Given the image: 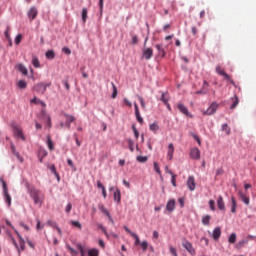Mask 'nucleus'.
I'll return each mask as SVG.
<instances>
[{"label": "nucleus", "mask_w": 256, "mask_h": 256, "mask_svg": "<svg viewBox=\"0 0 256 256\" xmlns=\"http://www.w3.org/2000/svg\"><path fill=\"white\" fill-rule=\"evenodd\" d=\"M30 197L33 199L35 205H41L43 203V194H41V191L31 188L29 190Z\"/></svg>", "instance_id": "obj_1"}, {"label": "nucleus", "mask_w": 256, "mask_h": 256, "mask_svg": "<svg viewBox=\"0 0 256 256\" xmlns=\"http://www.w3.org/2000/svg\"><path fill=\"white\" fill-rule=\"evenodd\" d=\"M0 182L2 183L4 201L8 205V207H11V195L9 194V188L7 187V183L5 182V180H3V178H0Z\"/></svg>", "instance_id": "obj_2"}, {"label": "nucleus", "mask_w": 256, "mask_h": 256, "mask_svg": "<svg viewBox=\"0 0 256 256\" xmlns=\"http://www.w3.org/2000/svg\"><path fill=\"white\" fill-rule=\"evenodd\" d=\"M47 87H51V83H38L34 86V91L36 93H40L41 95H45V92L47 91Z\"/></svg>", "instance_id": "obj_3"}, {"label": "nucleus", "mask_w": 256, "mask_h": 256, "mask_svg": "<svg viewBox=\"0 0 256 256\" xmlns=\"http://www.w3.org/2000/svg\"><path fill=\"white\" fill-rule=\"evenodd\" d=\"M40 117H41V119H43V121L46 122V127H48V129H51V127L53 126L51 124V116H49V114H47L45 109H42V111L40 113Z\"/></svg>", "instance_id": "obj_4"}, {"label": "nucleus", "mask_w": 256, "mask_h": 256, "mask_svg": "<svg viewBox=\"0 0 256 256\" xmlns=\"http://www.w3.org/2000/svg\"><path fill=\"white\" fill-rule=\"evenodd\" d=\"M217 109H219V104L213 102L208 109L203 112V115H214V113H217Z\"/></svg>", "instance_id": "obj_5"}, {"label": "nucleus", "mask_w": 256, "mask_h": 256, "mask_svg": "<svg viewBox=\"0 0 256 256\" xmlns=\"http://www.w3.org/2000/svg\"><path fill=\"white\" fill-rule=\"evenodd\" d=\"M216 72L218 73V75H221L222 77H224L226 81H230L231 85H235V82L231 79V76H229V74H227L224 70H222L221 66L216 67Z\"/></svg>", "instance_id": "obj_6"}, {"label": "nucleus", "mask_w": 256, "mask_h": 256, "mask_svg": "<svg viewBox=\"0 0 256 256\" xmlns=\"http://www.w3.org/2000/svg\"><path fill=\"white\" fill-rule=\"evenodd\" d=\"M190 157L191 159L199 161V159H201V150H199V148H192L190 151Z\"/></svg>", "instance_id": "obj_7"}, {"label": "nucleus", "mask_w": 256, "mask_h": 256, "mask_svg": "<svg viewBox=\"0 0 256 256\" xmlns=\"http://www.w3.org/2000/svg\"><path fill=\"white\" fill-rule=\"evenodd\" d=\"M182 246L184 249H186V251H188V253H190V255H195V248H193V244H191L189 241H184Z\"/></svg>", "instance_id": "obj_8"}, {"label": "nucleus", "mask_w": 256, "mask_h": 256, "mask_svg": "<svg viewBox=\"0 0 256 256\" xmlns=\"http://www.w3.org/2000/svg\"><path fill=\"white\" fill-rule=\"evenodd\" d=\"M37 15H39V11H37L36 7H31L28 11V18L30 21H34V19H37Z\"/></svg>", "instance_id": "obj_9"}, {"label": "nucleus", "mask_w": 256, "mask_h": 256, "mask_svg": "<svg viewBox=\"0 0 256 256\" xmlns=\"http://www.w3.org/2000/svg\"><path fill=\"white\" fill-rule=\"evenodd\" d=\"M14 133L16 136H18L19 139H22V141H25V135L23 134V130L19 128L17 125H12Z\"/></svg>", "instance_id": "obj_10"}, {"label": "nucleus", "mask_w": 256, "mask_h": 256, "mask_svg": "<svg viewBox=\"0 0 256 256\" xmlns=\"http://www.w3.org/2000/svg\"><path fill=\"white\" fill-rule=\"evenodd\" d=\"M100 211H102V213L104 215H106V217H108L109 221L113 224L115 223V221H113V217H111V214L109 213V210H107V208H105V206L103 204H99L98 205Z\"/></svg>", "instance_id": "obj_11"}, {"label": "nucleus", "mask_w": 256, "mask_h": 256, "mask_svg": "<svg viewBox=\"0 0 256 256\" xmlns=\"http://www.w3.org/2000/svg\"><path fill=\"white\" fill-rule=\"evenodd\" d=\"M142 53H143L144 59H146L147 61H149V59H151V57H153V49L152 48H144Z\"/></svg>", "instance_id": "obj_12"}, {"label": "nucleus", "mask_w": 256, "mask_h": 256, "mask_svg": "<svg viewBox=\"0 0 256 256\" xmlns=\"http://www.w3.org/2000/svg\"><path fill=\"white\" fill-rule=\"evenodd\" d=\"M134 107H135L136 119H137L138 123H140V125H143V123H144L143 117H141V113L139 112V106L137 105V103H134Z\"/></svg>", "instance_id": "obj_13"}, {"label": "nucleus", "mask_w": 256, "mask_h": 256, "mask_svg": "<svg viewBox=\"0 0 256 256\" xmlns=\"http://www.w3.org/2000/svg\"><path fill=\"white\" fill-rule=\"evenodd\" d=\"M14 231L19 239L20 251H25V240L23 239L21 234H19V231H17V229H14Z\"/></svg>", "instance_id": "obj_14"}, {"label": "nucleus", "mask_w": 256, "mask_h": 256, "mask_svg": "<svg viewBox=\"0 0 256 256\" xmlns=\"http://www.w3.org/2000/svg\"><path fill=\"white\" fill-rule=\"evenodd\" d=\"M187 186H188V188H189L191 191H195V187H196V184H195V177H193V176H189V177H188Z\"/></svg>", "instance_id": "obj_15"}, {"label": "nucleus", "mask_w": 256, "mask_h": 256, "mask_svg": "<svg viewBox=\"0 0 256 256\" xmlns=\"http://www.w3.org/2000/svg\"><path fill=\"white\" fill-rule=\"evenodd\" d=\"M16 69L22 73V75H29V70H27V67H25V65H23L22 63H19L16 65Z\"/></svg>", "instance_id": "obj_16"}, {"label": "nucleus", "mask_w": 256, "mask_h": 256, "mask_svg": "<svg viewBox=\"0 0 256 256\" xmlns=\"http://www.w3.org/2000/svg\"><path fill=\"white\" fill-rule=\"evenodd\" d=\"M166 210H168L169 213H173V211H175V199H171L167 202Z\"/></svg>", "instance_id": "obj_17"}, {"label": "nucleus", "mask_w": 256, "mask_h": 256, "mask_svg": "<svg viewBox=\"0 0 256 256\" xmlns=\"http://www.w3.org/2000/svg\"><path fill=\"white\" fill-rule=\"evenodd\" d=\"M177 107L179 111L183 113V115H186V117H191V113H189V109H187L183 104L179 103Z\"/></svg>", "instance_id": "obj_18"}, {"label": "nucleus", "mask_w": 256, "mask_h": 256, "mask_svg": "<svg viewBox=\"0 0 256 256\" xmlns=\"http://www.w3.org/2000/svg\"><path fill=\"white\" fill-rule=\"evenodd\" d=\"M212 237H213L214 241H219V238L221 237V228L220 227H216L213 230Z\"/></svg>", "instance_id": "obj_19"}, {"label": "nucleus", "mask_w": 256, "mask_h": 256, "mask_svg": "<svg viewBox=\"0 0 256 256\" xmlns=\"http://www.w3.org/2000/svg\"><path fill=\"white\" fill-rule=\"evenodd\" d=\"M173 153H175V147L173 146V143H170L168 145V152H167V157H168L169 161H171V159H173Z\"/></svg>", "instance_id": "obj_20"}, {"label": "nucleus", "mask_w": 256, "mask_h": 256, "mask_svg": "<svg viewBox=\"0 0 256 256\" xmlns=\"http://www.w3.org/2000/svg\"><path fill=\"white\" fill-rule=\"evenodd\" d=\"M48 169L51 171V173H53V175H55L58 181H61V177L59 176V173L57 172V168L54 166V164L48 165Z\"/></svg>", "instance_id": "obj_21"}, {"label": "nucleus", "mask_w": 256, "mask_h": 256, "mask_svg": "<svg viewBox=\"0 0 256 256\" xmlns=\"http://www.w3.org/2000/svg\"><path fill=\"white\" fill-rule=\"evenodd\" d=\"M217 207L220 211H225V202L223 201V196H219L217 199Z\"/></svg>", "instance_id": "obj_22"}, {"label": "nucleus", "mask_w": 256, "mask_h": 256, "mask_svg": "<svg viewBox=\"0 0 256 256\" xmlns=\"http://www.w3.org/2000/svg\"><path fill=\"white\" fill-rule=\"evenodd\" d=\"M30 103H35V105H41L42 107H47V104L42 101L41 99L37 98V97H34Z\"/></svg>", "instance_id": "obj_23"}, {"label": "nucleus", "mask_w": 256, "mask_h": 256, "mask_svg": "<svg viewBox=\"0 0 256 256\" xmlns=\"http://www.w3.org/2000/svg\"><path fill=\"white\" fill-rule=\"evenodd\" d=\"M114 201L121 203V190H119V188L114 192Z\"/></svg>", "instance_id": "obj_24"}, {"label": "nucleus", "mask_w": 256, "mask_h": 256, "mask_svg": "<svg viewBox=\"0 0 256 256\" xmlns=\"http://www.w3.org/2000/svg\"><path fill=\"white\" fill-rule=\"evenodd\" d=\"M232 105L230 106V109H235L239 105V97L235 95L234 97L231 98Z\"/></svg>", "instance_id": "obj_25"}, {"label": "nucleus", "mask_w": 256, "mask_h": 256, "mask_svg": "<svg viewBox=\"0 0 256 256\" xmlns=\"http://www.w3.org/2000/svg\"><path fill=\"white\" fill-rule=\"evenodd\" d=\"M239 197L241 199V201H243V203H245V205H249L250 203V199L249 197L245 196V194H243V192H239Z\"/></svg>", "instance_id": "obj_26"}, {"label": "nucleus", "mask_w": 256, "mask_h": 256, "mask_svg": "<svg viewBox=\"0 0 256 256\" xmlns=\"http://www.w3.org/2000/svg\"><path fill=\"white\" fill-rule=\"evenodd\" d=\"M32 65L36 68L39 69V67H41V62H39V58H37L36 56L32 57Z\"/></svg>", "instance_id": "obj_27"}, {"label": "nucleus", "mask_w": 256, "mask_h": 256, "mask_svg": "<svg viewBox=\"0 0 256 256\" xmlns=\"http://www.w3.org/2000/svg\"><path fill=\"white\" fill-rule=\"evenodd\" d=\"M88 256H99V249H97V248L89 249Z\"/></svg>", "instance_id": "obj_28"}, {"label": "nucleus", "mask_w": 256, "mask_h": 256, "mask_svg": "<svg viewBox=\"0 0 256 256\" xmlns=\"http://www.w3.org/2000/svg\"><path fill=\"white\" fill-rule=\"evenodd\" d=\"M168 173H169V175L172 176L171 183H172L173 187H177V175L173 174L172 171H169Z\"/></svg>", "instance_id": "obj_29"}, {"label": "nucleus", "mask_w": 256, "mask_h": 256, "mask_svg": "<svg viewBox=\"0 0 256 256\" xmlns=\"http://www.w3.org/2000/svg\"><path fill=\"white\" fill-rule=\"evenodd\" d=\"M160 101L164 102V105H167L169 103V94L162 93Z\"/></svg>", "instance_id": "obj_30"}, {"label": "nucleus", "mask_w": 256, "mask_h": 256, "mask_svg": "<svg viewBox=\"0 0 256 256\" xmlns=\"http://www.w3.org/2000/svg\"><path fill=\"white\" fill-rule=\"evenodd\" d=\"M237 241V234L232 233L229 238H228V243H230L231 245L235 244V242Z\"/></svg>", "instance_id": "obj_31"}, {"label": "nucleus", "mask_w": 256, "mask_h": 256, "mask_svg": "<svg viewBox=\"0 0 256 256\" xmlns=\"http://www.w3.org/2000/svg\"><path fill=\"white\" fill-rule=\"evenodd\" d=\"M231 202H232L231 212L236 213V211H237V201L235 200V198L233 196L231 197Z\"/></svg>", "instance_id": "obj_32"}, {"label": "nucleus", "mask_w": 256, "mask_h": 256, "mask_svg": "<svg viewBox=\"0 0 256 256\" xmlns=\"http://www.w3.org/2000/svg\"><path fill=\"white\" fill-rule=\"evenodd\" d=\"M47 145L50 151H53L55 149V145L53 144V140H51V137H47Z\"/></svg>", "instance_id": "obj_33"}, {"label": "nucleus", "mask_w": 256, "mask_h": 256, "mask_svg": "<svg viewBox=\"0 0 256 256\" xmlns=\"http://www.w3.org/2000/svg\"><path fill=\"white\" fill-rule=\"evenodd\" d=\"M64 117L66 119V123H73V121H75V116L73 115L64 114Z\"/></svg>", "instance_id": "obj_34"}, {"label": "nucleus", "mask_w": 256, "mask_h": 256, "mask_svg": "<svg viewBox=\"0 0 256 256\" xmlns=\"http://www.w3.org/2000/svg\"><path fill=\"white\" fill-rule=\"evenodd\" d=\"M156 49L159 52V54L162 55V57H165V50L163 49V46L161 44H157Z\"/></svg>", "instance_id": "obj_35"}, {"label": "nucleus", "mask_w": 256, "mask_h": 256, "mask_svg": "<svg viewBox=\"0 0 256 256\" xmlns=\"http://www.w3.org/2000/svg\"><path fill=\"white\" fill-rule=\"evenodd\" d=\"M18 87L19 89H27V82L25 80H19Z\"/></svg>", "instance_id": "obj_36"}, {"label": "nucleus", "mask_w": 256, "mask_h": 256, "mask_svg": "<svg viewBox=\"0 0 256 256\" xmlns=\"http://www.w3.org/2000/svg\"><path fill=\"white\" fill-rule=\"evenodd\" d=\"M112 85V88H113V93H112V99H117V94H118V91H117V86H115V83H111Z\"/></svg>", "instance_id": "obj_37"}, {"label": "nucleus", "mask_w": 256, "mask_h": 256, "mask_svg": "<svg viewBox=\"0 0 256 256\" xmlns=\"http://www.w3.org/2000/svg\"><path fill=\"white\" fill-rule=\"evenodd\" d=\"M210 221H211V216L210 215H206L202 218L203 225H209Z\"/></svg>", "instance_id": "obj_38"}, {"label": "nucleus", "mask_w": 256, "mask_h": 256, "mask_svg": "<svg viewBox=\"0 0 256 256\" xmlns=\"http://www.w3.org/2000/svg\"><path fill=\"white\" fill-rule=\"evenodd\" d=\"M150 131H153L154 133L159 131V125L157 123H152L150 124V127H149Z\"/></svg>", "instance_id": "obj_39"}, {"label": "nucleus", "mask_w": 256, "mask_h": 256, "mask_svg": "<svg viewBox=\"0 0 256 256\" xmlns=\"http://www.w3.org/2000/svg\"><path fill=\"white\" fill-rule=\"evenodd\" d=\"M87 13H88L87 8H83L82 9V21H83V23H87Z\"/></svg>", "instance_id": "obj_40"}, {"label": "nucleus", "mask_w": 256, "mask_h": 256, "mask_svg": "<svg viewBox=\"0 0 256 256\" xmlns=\"http://www.w3.org/2000/svg\"><path fill=\"white\" fill-rule=\"evenodd\" d=\"M128 147L130 151L133 153V151H135V142H133V140L131 139H128Z\"/></svg>", "instance_id": "obj_41"}, {"label": "nucleus", "mask_w": 256, "mask_h": 256, "mask_svg": "<svg viewBox=\"0 0 256 256\" xmlns=\"http://www.w3.org/2000/svg\"><path fill=\"white\" fill-rule=\"evenodd\" d=\"M10 239H11L13 245L16 247L19 255H21V249H19V244H17V241H15V238H13V236L10 235Z\"/></svg>", "instance_id": "obj_42"}, {"label": "nucleus", "mask_w": 256, "mask_h": 256, "mask_svg": "<svg viewBox=\"0 0 256 256\" xmlns=\"http://www.w3.org/2000/svg\"><path fill=\"white\" fill-rule=\"evenodd\" d=\"M47 59H55V52L53 50H49L46 52Z\"/></svg>", "instance_id": "obj_43"}, {"label": "nucleus", "mask_w": 256, "mask_h": 256, "mask_svg": "<svg viewBox=\"0 0 256 256\" xmlns=\"http://www.w3.org/2000/svg\"><path fill=\"white\" fill-rule=\"evenodd\" d=\"M76 247H77L78 251L80 252V255L85 256V248H83V245L77 244Z\"/></svg>", "instance_id": "obj_44"}, {"label": "nucleus", "mask_w": 256, "mask_h": 256, "mask_svg": "<svg viewBox=\"0 0 256 256\" xmlns=\"http://www.w3.org/2000/svg\"><path fill=\"white\" fill-rule=\"evenodd\" d=\"M136 159L139 163H147L148 160L147 156H137Z\"/></svg>", "instance_id": "obj_45"}, {"label": "nucleus", "mask_w": 256, "mask_h": 256, "mask_svg": "<svg viewBox=\"0 0 256 256\" xmlns=\"http://www.w3.org/2000/svg\"><path fill=\"white\" fill-rule=\"evenodd\" d=\"M132 237L135 239V245H140L141 244V240L139 239V236L135 233H132Z\"/></svg>", "instance_id": "obj_46"}, {"label": "nucleus", "mask_w": 256, "mask_h": 256, "mask_svg": "<svg viewBox=\"0 0 256 256\" xmlns=\"http://www.w3.org/2000/svg\"><path fill=\"white\" fill-rule=\"evenodd\" d=\"M222 131H225L226 135H229V133H231V129H229V126L227 124L222 125Z\"/></svg>", "instance_id": "obj_47"}, {"label": "nucleus", "mask_w": 256, "mask_h": 256, "mask_svg": "<svg viewBox=\"0 0 256 256\" xmlns=\"http://www.w3.org/2000/svg\"><path fill=\"white\" fill-rule=\"evenodd\" d=\"M154 170L156 173H158V175H161V168L159 167V163L154 162Z\"/></svg>", "instance_id": "obj_48"}, {"label": "nucleus", "mask_w": 256, "mask_h": 256, "mask_svg": "<svg viewBox=\"0 0 256 256\" xmlns=\"http://www.w3.org/2000/svg\"><path fill=\"white\" fill-rule=\"evenodd\" d=\"M169 250H170L171 255H173V256H179V255L177 254V249H176L175 247L170 246V247H169Z\"/></svg>", "instance_id": "obj_49"}, {"label": "nucleus", "mask_w": 256, "mask_h": 256, "mask_svg": "<svg viewBox=\"0 0 256 256\" xmlns=\"http://www.w3.org/2000/svg\"><path fill=\"white\" fill-rule=\"evenodd\" d=\"M66 247H67L68 251H70L72 256H76L77 255V251L75 249H73V247H71L69 245H67Z\"/></svg>", "instance_id": "obj_50"}, {"label": "nucleus", "mask_w": 256, "mask_h": 256, "mask_svg": "<svg viewBox=\"0 0 256 256\" xmlns=\"http://www.w3.org/2000/svg\"><path fill=\"white\" fill-rule=\"evenodd\" d=\"M22 39H23V35L18 34V35L16 36V38H15V44H16V45H19V43H21Z\"/></svg>", "instance_id": "obj_51"}, {"label": "nucleus", "mask_w": 256, "mask_h": 256, "mask_svg": "<svg viewBox=\"0 0 256 256\" xmlns=\"http://www.w3.org/2000/svg\"><path fill=\"white\" fill-rule=\"evenodd\" d=\"M140 245L143 251H147V247H149V243H147V241H143Z\"/></svg>", "instance_id": "obj_52"}, {"label": "nucleus", "mask_w": 256, "mask_h": 256, "mask_svg": "<svg viewBox=\"0 0 256 256\" xmlns=\"http://www.w3.org/2000/svg\"><path fill=\"white\" fill-rule=\"evenodd\" d=\"M11 28L9 27V26H7V29H6V31L4 32V35H5V37H6V39L8 40V41H11V36L9 35V30H10Z\"/></svg>", "instance_id": "obj_53"}, {"label": "nucleus", "mask_w": 256, "mask_h": 256, "mask_svg": "<svg viewBox=\"0 0 256 256\" xmlns=\"http://www.w3.org/2000/svg\"><path fill=\"white\" fill-rule=\"evenodd\" d=\"M71 225H73V227H77L78 229H81V222L79 221H71Z\"/></svg>", "instance_id": "obj_54"}, {"label": "nucleus", "mask_w": 256, "mask_h": 256, "mask_svg": "<svg viewBox=\"0 0 256 256\" xmlns=\"http://www.w3.org/2000/svg\"><path fill=\"white\" fill-rule=\"evenodd\" d=\"M138 100L140 101L142 109H146L145 100H143V97L138 96Z\"/></svg>", "instance_id": "obj_55"}, {"label": "nucleus", "mask_w": 256, "mask_h": 256, "mask_svg": "<svg viewBox=\"0 0 256 256\" xmlns=\"http://www.w3.org/2000/svg\"><path fill=\"white\" fill-rule=\"evenodd\" d=\"M139 43V37L137 35L132 36V45H137Z\"/></svg>", "instance_id": "obj_56"}, {"label": "nucleus", "mask_w": 256, "mask_h": 256, "mask_svg": "<svg viewBox=\"0 0 256 256\" xmlns=\"http://www.w3.org/2000/svg\"><path fill=\"white\" fill-rule=\"evenodd\" d=\"M44 225H41V220L37 219V225H36V229L37 231H41V229H43Z\"/></svg>", "instance_id": "obj_57"}, {"label": "nucleus", "mask_w": 256, "mask_h": 256, "mask_svg": "<svg viewBox=\"0 0 256 256\" xmlns=\"http://www.w3.org/2000/svg\"><path fill=\"white\" fill-rule=\"evenodd\" d=\"M15 157H17L18 161H20V163H23V156L21 154H19V152H15L14 153Z\"/></svg>", "instance_id": "obj_58"}, {"label": "nucleus", "mask_w": 256, "mask_h": 256, "mask_svg": "<svg viewBox=\"0 0 256 256\" xmlns=\"http://www.w3.org/2000/svg\"><path fill=\"white\" fill-rule=\"evenodd\" d=\"M62 83L67 91H69V89H71V86L69 85V81L64 80Z\"/></svg>", "instance_id": "obj_59"}, {"label": "nucleus", "mask_w": 256, "mask_h": 256, "mask_svg": "<svg viewBox=\"0 0 256 256\" xmlns=\"http://www.w3.org/2000/svg\"><path fill=\"white\" fill-rule=\"evenodd\" d=\"M67 164L69 165V167H71L72 169L75 170V164L73 163V160L68 158L67 159Z\"/></svg>", "instance_id": "obj_60"}, {"label": "nucleus", "mask_w": 256, "mask_h": 256, "mask_svg": "<svg viewBox=\"0 0 256 256\" xmlns=\"http://www.w3.org/2000/svg\"><path fill=\"white\" fill-rule=\"evenodd\" d=\"M71 209H73V205L71 203H68L65 209L66 213H71Z\"/></svg>", "instance_id": "obj_61"}, {"label": "nucleus", "mask_w": 256, "mask_h": 256, "mask_svg": "<svg viewBox=\"0 0 256 256\" xmlns=\"http://www.w3.org/2000/svg\"><path fill=\"white\" fill-rule=\"evenodd\" d=\"M209 205H210L211 211H215V201L214 200H210L209 201Z\"/></svg>", "instance_id": "obj_62"}, {"label": "nucleus", "mask_w": 256, "mask_h": 256, "mask_svg": "<svg viewBox=\"0 0 256 256\" xmlns=\"http://www.w3.org/2000/svg\"><path fill=\"white\" fill-rule=\"evenodd\" d=\"M63 53H65L66 55H71V49H69L68 47H64L62 49Z\"/></svg>", "instance_id": "obj_63"}, {"label": "nucleus", "mask_w": 256, "mask_h": 256, "mask_svg": "<svg viewBox=\"0 0 256 256\" xmlns=\"http://www.w3.org/2000/svg\"><path fill=\"white\" fill-rule=\"evenodd\" d=\"M21 227H22V229H24L25 231H29V226H27L25 223H23V222H20V224H19Z\"/></svg>", "instance_id": "obj_64"}]
</instances>
